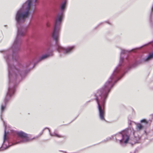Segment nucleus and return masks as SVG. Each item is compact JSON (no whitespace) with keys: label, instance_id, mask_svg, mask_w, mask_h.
<instances>
[{"label":"nucleus","instance_id":"nucleus-1","mask_svg":"<svg viewBox=\"0 0 153 153\" xmlns=\"http://www.w3.org/2000/svg\"><path fill=\"white\" fill-rule=\"evenodd\" d=\"M21 48H10L5 51H1L6 55L4 58L8 65L9 79L7 91L1 107V119L4 126L3 141L0 147V151L5 150L10 146L18 143L29 142L30 139L27 134L22 131L16 132L11 131L12 135L9 136V133L7 132L6 125L2 117V113L4 111L10 99L14 94L17 85L25 77L27 72L38 62L37 53L32 54L29 57L28 61L24 65L20 61L19 52Z\"/></svg>","mask_w":153,"mask_h":153},{"label":"nucleus","instance_id":"nucleus-2","mask_svg":"<svg viewBox=\"0 0 153 153\" xmlns=\"http://www.w3.org/2000/svg\"><path fill=\"white\" fill-rule=\"evenodd\" d=\"M63 17V13H59L58 14L55 20L54 28L52 36L54 39L56 41H57L59 38V35L57 33V31L59 29V28L58 27V25L61 22Z\"/></svg>","mask_w":153,"mask_h":153},{"label":"nucleus","instance_id":"nucleus-3","mask_svg":"<svg viewBox=\"0 0 153 153\" xmlns=\"http://www.w3.org/2000/svg\"><path fill=\"white\" fill-rule=\"evenodd\" d=\"M130 131V130H128L127 131L125 130L122 132L121 135L122 136V139L120 140L121 143H127L129 138L128 135Z\"/></svg>","mask_w":153,"mask_h":153},{"label":"nucleus","instance_id":"nucleus-4","mask_svg":"<svg viewBox=\"0 0 153 153\" xmlns=\"http://www.w3.org/2000/svg\"><path fill=\"white\" fill-rule=\"evenodd\" d=\"M74 48L73 46L71 47L68 48H64L62 47L59 46L58 48V50L59 51H62L63 52L65 53H68L70 52L71 50Z\"/></svg>","mask_w":153,"mask_h":153},{"label":"nucleus","instance_id":"nucleus-5","mask_svg":"<svg viewBox=\"0 0 153 153\" xmlns=\"http://www.w3.org/2000/svg\"><path fill=\"white\" fill-rule=\"evenodd\" d=\"M97 103L98 104V109L99 111V116L100 119L102 120H104V116L105 115V112L104 111L102 110L101 108V107L99 105V102L97 100Z\"/></svg>","mask_w":153,"mask_h":153},{"label":"nucleus","instance_id":"nucleus-6","mask_svg":"<svg viewBox=\"0 0 153 153\" xmlns=\"http://www.w3.org/2000/svg\"><path fill=\"white\" fill-rule=\"evenodd\" d=\"M66 3L67 2L65 1H64L62 2L60 6V9L61 10H63L65 9Z\"/></svg>","mask_w":153,"mask_h":153},{"label":"nucleus","instance_id":"nucleus-7","mask_svg":"<svg viewBox=\"0 0 153 153\" xmlns=\"http://www.w3.org/2000/svg\"><path fill=\"white\" fill-rule=\"evenodd\" d=\"M52 55V52H51V54H46L45 55H44L42 56L41 57L39 60H42V59H45L49 57L50 56Z\"/></svg>","mask_w":153,"mask_h":153},{"label":"nucleus","instance_id":"nucleus-8","mask_svg":"<svg viewBox=\"0 0 153 153\" xmlns=\"http://www.w3.org/2000/svg\"><path fill=\"white\" fill-rule=\"evenodd\" d=\"M153 58V53L150 54L144 59L145 61H147Z\"/></svg>","mask_w":153,"mask_h":153},{"label":"nucleus","instance_id":"nucleus-9","mask_svg":"<svg viewBox=\"0 0 153 153\" xmlns=\"http://www.w3.org/2000/svg\"><path fill=\"white\" fill-rule=\"evenodd\" d=\"M143 128V126L140 124H138L137 125V130H140L142 129Z\"/></svg>","mask_w":153,"mask_h":153},{"label":"nucleus","instance_id":"nucleus-10","mask_svg":"<svg viewBox=\"0 0 153 153\" xmlns=\"http://www.w3.org/2000/svg\"><path fill=\"white\" fill-rule=\"evenodd\" d=\"M140 122H141V123L144 122V123H147V122H146V120H144V119L141 120L140 121Z\"/></svg>","mask_w":153,"mask_h":153},{"label":"nucleus","instance_id":"nucleus-11","mask_svg":"<svg viewBox=\"0 0 153 153\" xmlns=\"http://www.w3.org/2000/svg\"><path fill=\"white\" fill-rule=\"evenodd\" d=\"M125 53V51L124 50H123L122 51V53Z\"/></svg>","mask_w":153,"mask_h":153},{"label":"nucleus","instance_id":"nucleus-12","mask_svg":"<svg viewBox=\"0 0 153 153\" xmlns=\"http://www.w3.org/2000/svg\"><path fill=\"white\" fill-rule=\"evenodd\" d=\"M5 27H7V25H5L4 26Z\"/></svg>","mask_w":153,"mask_h":153}]
</instances>
